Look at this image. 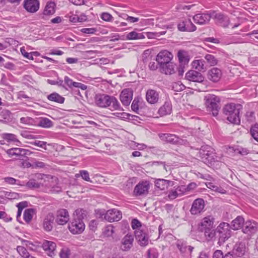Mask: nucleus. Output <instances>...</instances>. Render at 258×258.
Listing matches in <instances>:
<instances>
[{
    "mask_svg": "<svg viewBox=\"0 0 258 258\" xmlns=\"http://www.w3.org/2000/svg\"><path fill=\"white\" fill-rule=\"evenodd\" d=\"M242 108V106L239 104L228 103L224 106L223 112L227 116V120L231 123L238 124L240 122L239 114Z\"/></svg>",
    "mask_w": 258,
    "mask_h": 258,
    "instance_id": "obj_2",
    "label": "nucleus"
},
{
    "mask_svg": "<svg viewBox=\"0 0 258 258\" xmlns=\"http://www.w3.org/2000/svg\"><path fill=\"white\" fill-rule=\"evenodd\" d=\"M205 58L211 66H214L217 64L218 60L212 54H208L206 55Z\"/></svg>",
    "mask_w": 258,
    "mask_h": 258,
    "instance_id": "obj_46",
    "label": "nucleus"
},
{
    "mask_svg": "<svg viewBox=\"0 0 258 258\" xmlns=\"http://www.w3.org/2000/svg\"><path fill=\"white\" fill-rule=\"evenodd\" d=\"M95 103L100 108L110 107L111 111L123 110L117 99L113 96L104 94H97L95 97Z\"/></svg>",
    "mask_w": 258,
    "mask_h": 258,
    "instance_id": "obj_1",
    "label": "nucleus"
},
{
    "mask_svg": "<svg viewBox=\"0 0 258 258\" xmlns=\"http://www.w3.org/2000/svg\"><path fill=\"white\" fill-rule=\"evenodd\" d=\"M3 138L8 142H13L16 143V145H18V144H20V142L17 139L16 136L13 134H4L3 135Z\"/></svg>",
    "mask_w": 258,
    "mask_h": 258,
    "instance_id": "obj_36",
    "label": "nucleus"
},
{
    "mask_svg": "<svg viewBox=\"0 0 258 258\" xmlns=\"http://www.w3.org/2000/svg\"><path fill=\"white\" fill-rule=\"evenodd\" d=\"M211 19V16L208 14H198L193 17L194 22L200 25H204L207 23Z\"/></svg>",
    "mask_w": 258,
    "mask_h": 258,
    "instance_id": "obj_23",
    "label": "nucleus"
},
{
    "mask_svg": "<svg viewBox=\"0 0 258 258\" xmlns=\"http://www.w3.org/2000/svg\"><path fill=\"white\" fill-rule=\"evenodd\" d=\"M101 18L104 21H105L107 22H111L113 20L112 16L110 14H109L108 13H103L101 14Z\"/></svg>",
    "mask_w": 258,
    "mask_h": 258,
    "instance_id": "obj_56",
    "label": "nucleus"
},
{
    "mask_svg": "<svg viewBox=\"0 0 258 258\" xmlns=\"http://www.w3.org/2000/svg\"><path fill=\"white\" fill-rule=\"evenodd\" d=\"M172 90L176 92H179L185 89V86L180 82H177L172 83Z\"/></svg>",
    "mask_w": 258,
    "mask_h": 258,
    "instance_id": "obj_47",
    "label": "nucleus"
},
{
    "mask_svg": "<svg viewBox=\"0 0 258 258\" xmlns=\"http://www.w3.org/2000/svg\"><path fill=\"white\" fill-rule=\"evenodd\" d=\"M205 207V202L202 199L195 200L190 210L192 215H197L201 213Z\"/></svg>",
    "mask_w": 258,
    "mask_h": 258,
    "instance_id": "obj_14",
    "label": "nucleus"
},
{
    "mask_svg": "<svg viewBox=\"0 0 258 258\" xmlns=\"http://www.w3.org/2000/svg\"><path fill=\"white\" fill-rule=\"evenodd\" d=\"M47 98L49 101L58 103H62L64 101V98L57 93H51L48 95Z\"/></svg>",
    "mask_w": 258,
    "mask_h": 258,
    "instance_id": "obj_35",
    "label": "nucleus"
},
{
    "mask_svg": "<svg viewBox=\"0 0 258 258\" xmlns=\"http://www.w3.org/2000/svg\"><path fill=\"white\" fill-rule=\"evenodd\" d=\"M181 186H183L185 188L183 191V194H185L187 192L195 189L197 187V184L195 183L191 182L187 186L184 185Z\"/></svg>",
    "mask_w": 258,
    "mask_h": 258,
    "instance_id": "obj_53",
    "label": "nucleus"
},
{
    "mask_svg": "<svg viewBox=\"0 0 258 258\" xmlns=\"http://www.w3.org/2000/svg\"><path fill=\"white\" fill-rule=\"evenodd\" d=\"M178 60L181 65L187 64L190 59L189 56L186 51L180 50L177 53Z\"/></svg>",
    "mask_w": 258,
    "mask_h": 258,
    "instance_id": "obj_26",
    "label": "nucleus"
},
{
    "mask_svg": "<svg viewBox=\"0 0 258 258\" xmlns=\"http://www.w3.org/2000/svg\"><path fill=\"white\" fill-rule=\"evenodd\" d=\"M205 105L207 110L212 112L213 115L216 116L218 114L220 107L219 97L211 94H208L205 96Z\"/></svg>",
    "mask_w": 258,
    "mask_h": 258,
    "instance_id": "obj_3",
    "label": "nucleus"
},
{
    "mask_svg": "<svg viewBox=\"0 0 258 258\" xmlns=\"http://www.w3.org/2000/svg\"><path fill=\"white\" fill-rule=\"evenodd\" d=\"M5 197L9 199H16L18 198L19 195L16 192H6Z\"/></svg>",
    "mask_w": 258,
    "mask_h": 258,
    "instance_id": "obj_64",
    "label": "nucleus"
},
{
    "mask_svg": "<svg viewBox=\"0 0 258 258\" xmlns=\"http://www.w3.org/2000/svg\"><path fill=\"white\" fill-rule=\"evenodd\" d=\"M35 214V211L33 209H27L24 211V219L27 223H29L32 219Z\"/></svg>",
    "mask_w": 258,
    "mask_h": 258,
    "instance_id": "obj_37",
    "label": "nucleus"
},
{
    "mask_svg": "<svg viewBox=\"0 0 258 258\" xmlns=\"http://www.w3.org/2000/svg\"><path fill=\"white\" fill-rule=\"evenodd\" d=\"M113 232H114L113 227L112 225H109L106 226V227H105V228L103 231V234L104 236L109 237V236H112Z\"/></svg>",
    "mask_w": 258,
    "mask_h": 258,
    "instance_id": "obj_49",
    "label": "nucleus"
},
{
    "mask_svg": "<svg viewBox=\"0 0 258 258\" xmlns=\"http://www.w3.org/2000/svg\"><path fill=\"white\" fill-rule=\"evenodd\" d=\"M55 243H50L49 249H48V250L47 251L49 256L52 257V255H54V251L55 250Z\"/></svg>",
    "mask_w": 258,
    "mask_h": 258,
    "instance_id": "obj_57",
    "label": "nucleus"
},
{
    "mask_svg": "<svg viewBox=\"0 0 258 258\" xmlns=\"http://www.w3.org/2000/svg\"><path fill=\"white\" fill-rule=\"evenodd\" d=\"M146 98L149 103L156 104L159 100V93L153 89L148 90L146 94Z\"/></svg>",
    "mask_w": 258,
    "mask_h": 258,
    "instance_id": "obj_19",
    "label": "nucleus"
},
{
    "mask_svg": "<svg viewBox=\"0 0 258 258\" xmlns=\"http://www.w3.org/2000/svg\"><path fill=\"white\" fill-rule=\"evenodd\" d=\"M150 187L149 182L147 181L139 182L135 187L134 192L136 196L147 194Z\"/></svg>",
    "mask_w": 258,
    "mask_h": 258,
    "instance_id": "obj_15",
    "label": "nucleus"
},
{
    "mask_svg": "<svg viewBox=\"0 0 258 258\" xmlns=\"http://www.w3.org/2000/svg\"><path fill=\"white\" fill-rule=\"evenodd\" d=\"M54 220V215L51 213H48L44 218L43 220V228L47 231H50L53 227V221Z\"/></svg>",
    "mask_w": 258,
    "mask_h": 258,
    "instance_id": "obj_22",
    "label": "nucleus"
},
{
    "mask_svg": "<svg viewBox=\"0 0 258 258\" xmlns=\"http://www.w3.org/2000/svg\"><path fill=\"white\" fill-rule=\"evenodd\" d=\"M178 29L180 31L194 32L197 27L192 23L190 19H185L178 24Z\"/></svg>",
    "mask_w": 258,
    "mask_h": 258,
    "instance_id": "obj_9",
    "label": "nucleus"
},
{
    "mask_svg": "<svg viewBox=\"0 0 258 258\" xmlns=\"http://www.w3.org/2000/svg\"><path fill=\"white\" fill-rule=\"evenodd\" d=\"M159 137L163 141L171 143H175L177 141V137L175 135L169 134H160Z\"/></svg>",
    "mask_w": 258,
    "mask_h": 258,
    "instance_id": "obj_32",
    "label": "nucleus"
},
{
    "mask_svg": "<svg viewBox=\"0 0 258 258\" xmlns=\"http://www.w3.org/2000/svg\"><path fill=\"white\" fill-rule=\"evenodd\" d=\"M184 189L183 186H178L175 189L169 191L168 198L170 200L175 199L178 197L184 195L183 191Z\"/></svg>",
    "mask_w": 258,
    "mask_h": 258,
    "instance_id": "obj_25",
    "label": "nucleus"
},
{
    "mask_svg": "<svg viewBox=\"0 0 258 258\" xmlns=\"http://www.w3.org/2000/svg\"><path fill=\"white\" fill-rule=\"evenodd\" d=\"M221 77V71L217 68H213L208 71V78L213 82H218Z\"/></svg>",
    "mask_w": 258,
    "mask_h": 258,
    "instance_id": "obj_20",
    "label": "nucleus"
},
{
    "mask_svg": "<svg viewBox=\"0 0 258 258\" xmlns=\"http://www.w3.org/2000/svg\"><path fill=\"white\" fill-rule=\"evenodd\" d=\"M172 58V54L170 52L164 50L160 51L158 54L156 58V60L160 66L171 61Z\"/></svg>",
    "mask_w": 258,
    "mask_h": 258,
    "instance_id": "obj_8",
    "label": "nucleus"
},
{
    "mask_svg": "<svg viewBox=\"0 0 258 258\" xmlns=\"http://www.w3.org/2000/svg\"><path fill=\"white\" fill-rule=\"evenodd\" d=\"M21 135L23 137L28 139H34L37 138L34 135L31 134L27 131L22 132Z\"/></svg>",
    "mask_w": 258,
    "mask_h": 258,
    "instance_id": "obj_60",
    "label": "nucleus"
},
{
    "mask_svg": "<svg viewBox=\"0 0 258 258\" xmlns=\"http://www.w3.org/2000/svg\"><path fill=\"white\" fill-rule=\"evenodd\" d=\"M207 187L211 190L220 194H225L226 190L221 187L215 185L212 182H208L206 183Z\"/></svg>",
    "mask_w": 258,
    "mask_h": 258,
    "instance_id": "obj_39",
    "label": "nucleus"
},
{
    "mask_svg": "<svg viewBox=\"0 0 258 258\" xmlns=\"http://www.w3.org/2000/svg\"><path fill=\"white\" fill-rule=\"evenodd\" d=\"M135 236L136 240L138 242H147L148 240V237L147 234L139 229L135 231Z\"/></svg>",
    "mask_w": 258,
    "mask_h": 258,
    "instance_id": "obj_34",
    "label": "nucleus"
},
{
    "mask_svg": "<svg viewBox=\"0 0 258 258\" xmlns=\"http://www.w3.org/2000/svg\"><path fill=\"white\" fill-rule=\"evenodd\" d=\"M176 246L181 253L191 252L194 249V247L187 246L185 243H178Z\"/></svg>",
    "mask_w": 258,
    "mask_h": 258,
    "instance_id": "obj_38",
    "label": "nucleus"
},
{
    "mask_svg": "<svg viewBox=\"0 0 258 258\" xmlns=\"http://www.w3.org/2000/svg\"><path fill=\"white\" fill-rule=\"evenodd\" d=\"M55 3L53 2H48L44 8L43 14L44 15H53L55 12Z\"/></svg>",
    "mask_w": 258,
    "mask_h": 258,
    "instance_id": "obj_33",
    "label": "nucleus"
},
{
    "mask_svg": "<svg viewBox=\"0 0 258 258\" xmlns=\"http://www.w3.org/2000/svg\"><path fill=\"white\" fill-rule=\"evenodd\" d=\"M17 251L24 258H35L30 255L27 249L23 246H18L17 248Z\"/></svg>",
    "mask_w": 258,
    "mask_h": 258,
    "instance_id": "obj_42",
    "label": "nucleus"
},
{
    "mask_svg": "<svg viewBox=\"0 0 258 258\" xmlns=\"http://www.w3.org/2000/svg\"><path fill=\"white\" fill-rule=\"evenodd\" d=\"M176 65L170 61L160 66L161 72L166 75H171L175 72Z\"/></svg>",
    "mask_w": 258,
    "mask_h": 258,
    "instance_id": "obj_24",
    "label": "nucleus"
},
{
    "mask_svg": "<svg viewBox=\"0 0 258 258\" xmlns=\"http://www.w3.org/2000/svg\"><path fill=\"white\" fill-rule=\"evenodd\" d=\"M68 227L72 233L77 234H80L84 231L85 225L81 219H73L72 221L69 224Z\"/></svg>",
    "mask_w": 258,
    "mask_h": 258,
    "instance_id": "obj_7",
    "label": "nucleus"
},
{
    "mask_svg": "<svg viewBox=\"0 0 258 258\" xmlns=\"http://www.w3.org/2000/svg\"><path fill=\"white\" fill-rule=\"evenodd\" d=\"M133 243H120L119 247L122 251H127L133 246Z\"/></svg>",
    "mask_w": 258,
    "mask_h": 258,
    "instance_id": "obj_55",
    "label": "nucleus"
},
{
    "mask_svg": "<svg viewBox=\"0 0 258 258\" xmlns=\"http://www.w3.org/2000/svg\"><path fill=\"white\" fill-rule=\"evenodd\" d=\"M69 250L67 248H63L59 253L60 258H69Z\"/></svg>",
    "mask_w": 258,
    "mask_h": 258,
    "instance_id": "obj_62",
    "label": "nucleus"
},
{
    "mask_svg": "<svg viewBox=\"0 0 258 258\" xmlns=\"http://www.w3.org/2000/svg\"><path fill=\"white\" fill-rule=\"evenodd\" d=\"M20 51L22 54L26 58H28L29 59H33V56L31 53H28L26 52L25 48L24 47H21L20 48Z\"/></svg>",
    "mask_w": 258,
    "mask_h": 258,
    "instance_id": "obj_58",
    "label": "nucleus"
},
{
    "mask_svg": "<svg viewBox=\"0 0 258 258\" xmlns=\"http://www.w3.org/2000/svg\"><path fill=\"white\" fill-rule=\"evenodd\" d=\"M133 91L131 89H123L120 95V100L123 105L128 106L133 99Z\"/></svg>",
    "mask_w": 258,
    "mask_h": 258,
    "instance_id": "obj_13",
    "label": "nucleus"
},
{
    "mask_svg": "<svg viewBox=\"0 0 258 258\" xmlns=\"http://www.w3.org/2000/svg\"><path fill=\"white\" fill-rule=\"evenodd\" d=\"M216 232L219 237V242H225L231 236V230L228 223L223 222L216 228Z\"/></svg>",
    "mask_w": 258,
    "mask_h": 258,
    "instance_id": "obj_5",
    "label": "nucleus"
},
{
    "mask_svg": "<svg viewBox=\"0 0 258 258\" xmlns=\"http://www.w3.org/2000/svg\"><path fill=\"white\" fill-rule=\"evenodd\" d=\"M154 165L155 166H159L161 165L163 167V169H164L166 172L168 171H170L171 169L169 166L166 165L165 162H155L154 163Z\"/></svg>",
    "mask_w": 258,
    "mask_h": 258,
    "instance_id": "obj_61",
    "label": "nucleus"
},
{
    "mask_svg": "<svg viewBox=\"0 0 258 258\" xmlns=\"http://www.w3.org/2000/svg\"><path fill=\"white\" fill-rule=\"evenodd\" d=\"M26 185L29 188H37L40 186L39 184L34 179L30 180L26 183Z\"/></svg>",
    "mask_w": 258,
    "mask_h": 258,
    "instance_id": "obj_51",
    "label": "nucleus"
},
{
    "mask_svg": "<svg viewBox=\"0 0 258 258\" xmlns=\"http://www.w3.org/2000/svg\"><path fill=\"white\" fill-rule=\"evenodd\" d=\"M106 212L104 210L98 209L95 211L96 217L102 220H105Z\"/></svg>",
    "mask_w": 258,
    "mask_h": 258,
    "instance_id": "obj_52",
    "label": "nucleus"
},
{
    "mask_svg": "<svg viewBox=\"0 0 258 258\" xmlns=\"http://www.w3.org/2000/svg\"><path fill=\"white\" fill-rule=\"evenodd\" d=\"M250 134L253 138L258 142V124L252 126L250 129Z\"/></svg>",
    "mask_w": 258,
    "mask_h": 258,
    "instance_id": "obj_48",
    "label": "nucleus"
},
{
    "mask_svg": "<svg viewBox=\"0 0 258 258\" xmlns=\"http://www.w3.org/2000/svg\"><path fill=\"white\" fill-rule=\"evenodd\" d=\"M158 253L155 249H149L148 250V258H158Z\"/></svg>",
    "mask_w": 258,
    "mask_h": 258,
    "instance_id": "obj_54",
    "label": "nucleus"
},
{
    "mask_svg": "<svg viewBox=\"0 0 258 258\" xmlns=\"http://www.w3.org/2000/svg\"><path fill=\"white\" fill-rule=\"evenodd\" d=\"M154 183L158 188L163 190L167 189L168 186H173L174 182L164 179H157L155 180Z\"/></svg>",
    "mask_w": 258,
    "mask_h": 258,
    "instance_id": "obj_21",
    "label": "nucleus"
},
{
    "mask_svg": "<svg viewBox=\"0 0 258 258\" xmlns=\"http://www.w3.org/2000/svg\"><path fill=\"white\" fill-rule=\"evenodd\" d=\"M152 56L150 55V51L146 50L144 52L143 54V60L144 62H147L149 59H151Z\"/></svg>",
    "mask_w": 258,
    "mask_h": 258,
    "instance_id": "obj_63",
    "label": "nucleus"
},
{
    "mask_svg": "<svg viewBox=\"0 0 258 258\" xmlns=\"http://www.w3.org/2000/svg\"><path fill=\"white\" fill-rule=\"evenodd\" d=\"M122 218V214L116 209H110L106 212L105 220L112 222L118 221Z\"/></svg>",
    "mask_w": 258,
    "mask_h": 258,
    "instance_id": "obj_10",
    "label": "nucleus"
},
{
    "mask_svg": "<svg viewBox=\"0 0 258 258\" xmlns=\"http://www.w3.org/2000/svg\"><path fill=\"white\" fill-rule=\"evenodd\" d=\"M215 17L217 23L220 24L222 27H226L228 26L229 20L226 16L221 13H218L215 15Z\"/></svg>",
    "mask_w": 258,
    "mask_h": 258,
    "instance_id": "obj_28",
    "label": "nucleus"
},
{
    "mask_svg": "<svg viewBox=\"0 0 258 258\" xmlns=\"http://www.w3.org/2000/svg\"><path fill=\"white\" fill-rule=\"evenodd\" d=\"M205 235L207 237L208 240H216L215 236L218 234L216 231L210 229L204 231Z\"/></svg>",
    "mask_w": 258,
    "mask_h": 258,
    "instance_id": "obj_43",
    "label": "nucleus"
},
{
    "mask_svg": "<svg viewBox=\"0 0 258 258\" xmlns=\"http://www.w3.org/2000/svg\"><path fill=\"white\" fill-rule=\"evenodd\" d=\"M131 225L132 228L136 230L141 226V223L138 220L134 219L132 220Z\"/></svg>",
    "mask_w": 258,
    "mask_h": 258,
    "instance_id": "obj_59",
    "label": "nucleus"
},
{
    "mask_svg": "<svg viewBox=\"0 0 258 258\" xmlns=\"http://www.w3.org/2000/svg\"><path fill=\"white\" fill-rule=\"evenodd\" d=\"M212 148L208 145L203 146L199 151L200 157L203 162L208 164L211 163L214 160L213 156L212 155Z\"/></svg>",
    "mask_w": 258,
    "mask_h": 258,
    "instance_id": "obj_6",
    "label": "nucleus"
},
{
    "mask_svg": "<svg viewBox=\"0 0 258 258\" xmlns=\"http://www.w3.org/2000/svg\"><path fill=\"white\" fill-rule=\"evenodd\" d=\"M185 77L186 80L189 81L199 83V91L205 92L206 91V89L208 82L207 81H204V76L199 71L190 70L186 73Z\"/></svg>",
    "mask_w": 258,
    "mask_h": 258,
    "instance_id": "obj_4",
    "label": "nucleus"
},
{
    "mask_svg": "<svg viewBox=\"0 0 258 258\" xmlns=\"http://www.w3.org/2000/svg\"><path fill=\"white\" fill-rule=\"evenodd\" d=\"M70 219V216L68 211L66 209H60L57 211L56 222L59 225L66 224Z\"/></svg>",
    "mask_w": 258,
    "mask_h": 258,
    "instance_id": "obj_17",
    "label": "nucleus"
},
{
    "mask_svg": "<svg viewBox=\"0 0 258 258\" xmlns=\"http://www.w3.org/2000/svg\"><path fill=\"white\" fill-rule=\"evenodd\" d=\"M244 224V220L241 216L237 217L231 222V228L233 230H238L240 229Z\"/></svg>",
    "mask_w": 258,
    "mask_h": 258,
    "instance_id": "obj_30",
    "label": "nucleus"
},
{
    "mask_svg": "<svg viewBox=\"0 0 258 258\" xmlns=\"http://www.w3.org/2000/svg\"><path fill=\"white\" fill-rule=\"evenodd\" d=\"M38 124L42 127L49 128L53 125V123L49 119L45 117L39 120Z\"/></svg>",
    "mask_w": 258,
    "mask_h": 258,
    "instance_id": "obj_40",
    "label": "nucleus"
},
{
    "mask_svg": "<svg viewBox=\"0 0 258 258\" xmlns=\"http://www.w3.org/2000/svg\"><path fill=\"white\" fill-rule=\"evenodd\" d=\"M246 251L245 243H236L233 249L229 251L234 256L241 257Z\"/></svg>",
    "mask_w": 258,
    "mask_h": 258,
    "instance_id": "obj_18",
    "label": "nucleus"
},
{
    "mask_svg": "<svg viewBox=\"0 0 258 258\" xmlns=\"http://www.w3.org/2000/svg\"><path fill=\"white\" fill-rule=\"evenodd\" d=\"M172 111V105L171 103L166 102L158 110L159 114L161 116L166 115L171 113Z\"/></svg>",
    "mask_w": 258,
    "mask_h": 258,
    "instance_id": "obj_29",
    "label": "nucleus"
},
{
    "mask_svg": "<svg viewBox=\"0 0 258 258\" xmlns=\"http://www.w3.org/2000/svg\"><path fill=\"white\" fill-rule=\"evenodd\" d=\"M7 153L11 157H21L26 154V150L19 148H12L7 151Z\"/></svg>",
    "mask_w": 258,
    "mask_h": 258,
    "instance_id": "obj_27",
    "label": "nucleus"
},
{
    "mask_svg": "<svg viewBox=\"0 0 258 258\" xmlns=\"http://www.w3.org/2000/svg\"><path fill=\"white\" fill-rule=\"evenodd\" d=\"M80 176H81L84 180H85L87 181L91 182L90 177H89V174L87 171H86V170L80 171V174H76V177H78Z\"/></svg>",
    "mask_w": 258,
    "mask_h": 258,
    "instance_id": "obj_50",
    "label": "nucleus"
},
{
    "mask_svg": "<svg viewBox=\"0 0 258 258\" xmlns=\"http://www.w3.org/2000/svg\"><path fill=\"white\" fill-rule=\"evenodd\" d=\"M214 222V218L212 216H208L204 218L199 224L198 229L203 232L207 230L212 229Z\"/></svg>",
    "mask_w": 258,
    "mask_h": 258,
    "instance_id": "obj_12",
    "label": "nucleus"
},
{
    "mask_svg": "<svg viewBox=\"0 0 258 258\" xmlns=\"http://www.w3.org/2000/svg\"><path fill=\"white\" fill-rule=\"evenodd\" d=\"M143 38H144V36L142 33H138L135 31L130 32L126 36L127 40H136L142 39Z\"/></svg>",
    "mask_w": 258,
    "mask_h": 258,
    "instance_id": "obj_41",
    "label": "nucleus"
},
{
    "mask_svg": "<svg viewBox=\"0 0 258 258\" xmlns=\"http://www.w3.org/2000/svg\"><path fill=\"white\" fill-rule=\"evenodd\" d=\"M258 230V224L254 221H247L244 223L243 232L248 235L255 233Z\"/></svg>",
    "mask_w": 258,
    "mask_h": 258,
    "instance_id": "obj_16",
    "label": "nucleus"
},
{
    "mask_svg": "<svg viewBox=\"0 0 258 258\" xmlns=\"http://www.w3.org/2000/svg\"><path fill=\"white\" fill-rule=\"evenodd\" d=\"M39 5L38 0H24L23 3L24 9L31 13L36 12L39 9Z\"/></svg>",
    "mask_w": 258,
    "mask_h": 258,
    "instance_id": "obj_11",
    "label": "nucleus"
},
{
    "mask_svg": "<svg viewBox=\"0 0 258 258\" xmlns=\"http://www.w3.org/2000/svg\"><path fill=\"white\" fill-rule=\"evenodd\" d=\"M191 65L193 68L199 72L205 71L206 69L203 59L195 60L192 62Z\"/></svg>",
    "mask_w": 258,
    "mask_h": 258,
    "instance_id": "obj_31",
    "label": "nucleus"
},
{
    "mask_svg": "<svg viewBox=\"0 0 258 258\" xmlns=\"http://www.w3.org/2000/svg\"><path fill=\"white\" fill-rule=\"evenodd\" d=\"M86 216V211L82 209H77L74 214V219H79L83 220Z\"/></svg>",
    "mask_w": 258,
    "mask_h": 258,
    "instance_id": "obj_45",
    "label": "nucleus"
},
{
    "mask_svg": "<svg viewBox=\"0 0 258 258\" xmlns=\"http://www.w3.org/2000/svg\"><path fill=\"white\" fill-rule=\"evenodd\" d=\"M4 181L8 184L14 185L17 184L20 186L25 185L24 182H21L18 180L11 177H7L4 178Z\"/></svg>",
    "mask_w": 258,
    "mask_h": 258,
    "instance_id": "obj_44",
    "label": "nucleus"
}]
</instances>
